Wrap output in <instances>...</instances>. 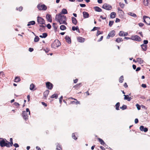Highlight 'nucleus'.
<instances>
[{"label": "nucleus", "instance_id": "obj_1", "mask_svg": "<svg viewBox=\"0 0 150 150\" xmlns=\"http://www.w3.org/2000/svg\"><path fill=\"white\" fill-rule=\"evenodd\" d=\"M66 16L63 15H61V13L56 14L55 17V20L59 22L60 24H64L67 25V23L66 21Z\"/></svg>", "mask_w": 150, "mask_h": 150}, {"label": "nucleus", "instance_id": "obj_2", "mask_svg": "<svg viewBox=\"0 0 150 150\" xmlns=\"http://www.w3.org/2000/svg\"><path fill=\"white\" fill-rule=\"evenodd\" d=\"M37 8L40 10L45 11L47 9V7L45 5L42 4L41 3L38 5Z\"/></svg>", "mask_w": 150, "mask_h": 150}, {"label": "nucleus", "instance_id": "obj_3", "mask_svg": "<svg viewBox=\"0 0 150 150\" xmlns=\"http://www.w3.org/2000/svg\"><path fill=\"white\" fill-rule=\"evenodd\" d=\"M102 8L107 10H110L112 9V6L107 4H105L103 5Z\"/></svg>", "mask_w": 150, "mask_h": 150}, {"label": "nucleus", "instance_id": "obj_4", "mask_svg": "<svg viewBox=\"0 0 150 150\" xmlns=\"http://www.w3.org/2000/svg\"><path fill=\"white\" fill-rule=\"evenodd\" d=\"M131 40L136 41L140 42L141 40V38L137 35H134L131 36Z\"/></svg>", "mask_w": 150, "mask_h": 150}, {"label": "nucleus", "instance_id": "obj_5", "mask_svg": "<svg viewBox=\"0 0 150 150\" xmlns=\"http://www.w3.org/2000/svg\"><path fill=\"white\" fill-rule=\"evenodd\" d=\"M144 21L146 24L150 25V18L146 16H144L143 17Z\"/></svg>", "mask_w": 150, "mask_h": 150}, {"label": "nucleus", "instance_id": "obj_6", "mask_svg": "<svg viewBox=\"0 0 150 150\" xmlns=\"http://www.w3.org/2000/svg\"><path fill=\"white\" fill-rule=\"evenodd\" d=\"M37 18V21L39 24H45V21L43 18L39 16H38Z\"/></svg>", "mask_w": 150, "mask_h": 150}, {"label": "nucleus", "instance_id": "obj_7", "mask_svg": "<svg viewBox=\"0 0 150 150\" xmlns=\"http://www.w3.org/2000/svg\"><path fill=\"white\" fill-rule=\"evenodd\" d=\"M22 116L23 118L25 120H27L28 119V116L27 113L25 111L23 112Z\"/></svg>", "mask_w": 150, "mask_h": 150}, {"label": "nucleus", "instance_id": "obj_8", "mask_svg": "<svg viewBox=\"0 0 150 150\" xmlns=\"http://www.w3.org/2000/svg\"><path fill=\"white\" fill-rule=\"evenodd\" d=\"M46 87L49 89H52L53 87V85L49 82H47L46 83Z\"/></svg>", "mask_w": 150, "mask_h": 150}, {"label": "nucleus", "instance_id": "obj_9", "mask_svg": "<svg viewBox=\"0 0 150 150\" xmlns=\"http://www.w3.org/2000/svg\"><path fill=\"white\" fill-rule=\"evenodd\" d=\"M115 32L114 30H112L110 31L107 37V39H109L110 37H112L115 35Z\"/></svg>", "mask_w": 150, "mask_h": 150}, {"label": "nucleus", "instance_id": "obj_10", "mask_svg": "<svg viewBox=\"0 0 150 150\" xmlns=\"http://www.w3.org/2000/svg\"><path fill=\"white\" fill-rule=\"evenodd\" d=\"M5 139H2L1 141L0 142V146L1 147L5 146L6 141L5 140Z\"/></svg>", "mask_w": 150, "mask_h": 150}, {"label": "nucleus", "instance_id": "obj_11", "mask_svg": "<svg viewBox=\"0 0 150 150\" xmlns=\"http://www.w3.org/2000/svg\"><path fill=\"white\" fill-rule=\"evenodd\" d=\"M46 18L47 21L50 22H52V17L51 16L48 14H47L46 15Z\"/></svg>", "mask_w": 150, "mask_h": 150}, {"label": "nucleus", "instance_id": "obj_12", "mask_svg": "<svg viewBox=\"0 0 150 150\" xmlns=\"http://www.w3.org/2000/svg\"><path fill=\"white\" fill-rule=\"evenodd\" d=\"M140 130L142 131H144V132H147L148 130V129L147 128L144 127L143 126L141 125L140 126Z\"/></svg>", "mask_w": 150, "mask_h": 150}, {"label": "nucleus", "instance_id": "obj_13", "mask_svg": "<svg viewBox=\"0 0 150 150\" xmlns=\"http://www.w3.org/2000/svg\"><path fill=\"white\" fill-rule=\"evenodd\" d=\"M53 44L55 46V47H58L61 44L58 40H55L54 42L53 43Z\"/></svg>", "mask_w": 150, "mask_h": 150}, {"label": "nucleus", "instance_id": "obj_14", "mask_svg": "<svg viewBox=\"0 0 150 150\" xmlns=\"http://www.w3.org/2000/svg\"><path fill=\"white\" fill-rule=\"evenodd\" d=\"M83 14L84 18H87L89 17V14L87 12L83 11Z\"/></svg>", "mask_w": 150, "mask_h": 150}, {"label": "nucleus", "instance_id": "obj_15", "mask_svg": "<svg viewBox=\"0 0 150 150\" xmlns=\"http://www.w3.org/2000/svg\"><path fill=\"white\" fill-rule=\"evenodd\" d=\"M39 26L40 27L39 29V30L41 32H44L45 31V26L41 25H40Z\"/></svg>", "mask_w": 150, "mask_h": 150}, {"label": "nucleus", "instance_id": "obj_16", "mask_svg": "<svg viewBox=\"0 0 150 150\" xmlns=\"http://www.w3.org/2000/svg\"><path fill=\"white\" fill-rule=\"evenodd\" d=\"M6 141V144L5 145V146H6L7 147H10L11 146H12V145L9 142H8L6 139H5Z\"/></svg>", "mask_w": 150, "mask_h": 150}, {"label": "nucleus", "instance_id": "obj_17", "mask_svg": "<svg viewBox=\"0 0 150 150\" xmlns=\"http://www.w3.org/2000/svg\"><path fill=\"white\" fill-rule=\"evenodd\" d=\"M65 39L66 41L69 44H70L71 42V39L67 35L66 36Z\"/></svg>", "mask_w": 150, "mask_h": 150}, {"label": "nucleus", "instance_id": "obj_18", "mask_svg": "<svg viewBox=\"0 0 150 150\" xmlns=\"http://www.w3.org/2000/svg\"><path fill=\"white\" fill-rule=\"evenodd\" d=\"M141 46L143 51H146L147 50V46L146 45L142 44L141 45Z\"/></svg>", "mask_w": 150, "mask_h": 150}, {"label": "nucleus", "instance_id": "obj_19", "mask_svg": "<svg viewBox=\"0 0 150 150\" xmlns=\"http://www.w3.org/2000/svg\"><path fill=\"white\" fill-rule=\"evenodd\" d=\"M137 62L140 64H142L143 63L144 61L141 58H137Z\"/></svg>", "mask_w": 150, "mask_h": 150}, {"label": "nucleus", "instance_id": "obj_20", "mask_svg": "<svg viewBox=\"0 0 150 150\" xmlns=\"http://www.w3.org/2000/svg\"><path fill=\"white\" fill-rule=\"evenodd\" d=\"M124 96H125L124 99L125 100H127L128 101H130L132 99V98H131L130 97H129L128 95H124Z\"/></svg>", "mask_w": 150, "mask_h": 150}, {"label": "nucleus", "instance_id": "obj_21", "mask_svg": "<svg viewBox=\"0 0 150 150\" xmlns=\"http://www.w3.org/2000/svg\"><path fill=\"white\" fill-rule=\"evenodd\" d=\"M95 10L97 12H100L102 11V10L101 8L98 6H95L94 7Z\"/></svg>", "mask_w": 150, "mask_h": 150}, {"label": "nucleus", "instance_id": "obj_22", "mask_svg": "<svg viewBox=\"0 0 150 150\" xmlns=\"http://www.w3.org/2000/svg\"><path fill=\"white\" fill-rule=\"evenodd\" d=\"M116 13L115 12H112L111 13L110 15V17L111 18H113L115 17Z\"/></svg>", "mask_w": 150, "mask_h": 150}, {"label": "nucleus", "instance_id": "obj_23", "mask_svg": "<svg viewBox=\"0 0 150 150\" xmlns=\"http://www.w3.org/2000/svg\"><path fill=\"white\" fill-rule=\"evenodd\" d=\"M78 40L79 42H83L85 41V39L81 37H79L78 38Z\"/></svg>", "mask_w": 150, "mask_h": 150}, {"label": "nucleus", "instance_id": "obj_24", "mask_svg": "<svg viewBox=\"0 0 150 150\" xmlns=\"http://www.w3.org/2000/svg\"><path fill=\"white\" fill-rule=\"evenodd\" d=\"M56 145L57 146V150H62V148L61 147V146L58 143H57L56 144Z\"/></svg>", "mask_w": 150, "mask_h": 150}, {"label": "nucleus", "instance_id": "obj_25", "mask_svg": "<svg viewBox=\"0 0 150 150\" xmlns=\"http://www.w3.org/2000/svg\"><path fill=\"white\" fill-rule=\"evenodd\" d=\"M72 23L74 25H76L77 23V21L76 19L74 17H71Z\"/></svg>", "mask_w": 150, "mask_h": 150}, {"label": "nucleus", "instance_id": "obj_26", "mask_svg": "<svg viewBox=\"0 0 150 150\" xmlns=\"http://www.w3.org/2000/svg\"><path fill=\"white\" fill-rule=\"evenodd\" d=\"M49 93V91L48 90H46L44 93V96L46 98Z\"/></svg>", "mask_w": 150, "mask_h": 150}, {"label": "nucleus", "instance_id": "obj_27", "mask_svg": "<svg viewBox=\"0 0 150 150\" xmlns=\"http://www.w3.org/2000/svg\"><path fill=\"white\" fill-rule=\"evenodd\" d=\"M35 22L34 21H30L28 23L27 26H29L31 25H34L35 24Z\"/></svg>", "mask_w": 150, "mask_h": 150}, {"label": "nucleus", "instance_id": "obj_28", "mask_svg": "<svg viewBox=\"0 0 150 150\" xmlns=\"http://www.w3.org/2000/svg\"><path fill=\"white\" fill-rule=\"evenodd\" d=\"M128 14L129 15L134 18H135L137 17L136 15L134 13H133L129 12L128 13Z\"/></svg>", "mask_w": 150, "mask_h": 150}, {"label": "nucleus", "instance_id": "obj_29", "mask_svg": "<svg viewBox=\"0 0 150 150\" xmlns=\"http://www.w3.org/2000/svg\"><path fill=\"white\" fill-rule=\"evenodd\" d=\"M149 3V1L148 0H144L143 4L145 6H147Z\"/></svg>", "mask_w": 150, "mask_h": 150}, {"label": "nucleus", "instance_id": "obj_30", "mask_svg": "<svg viewBox=\"0 0 150 150\" xmlns=\"http://www.w3.org/2000/svg\"><path fill=\"white\" fill-rule=\"evenodd\" d=\"M47 35V33H42V35H40L39 37L42 38H46Z\"/></svg>", "mask_w": 150, "mask_h": 150}, {"label": "nucleus", "instance_id": "obj_31", "mask_svg": "<svg viewBox=\"0 0 150 150\" xmlns=\"http://www.w3.org/2000/svg\"><path fill=\"white\" fill-rule=\"evenodd\" d=\"M72 30L73 31H75L76 30L78 32H79V27L78 26H76L75 27V26H73L72 28Z\"/></svg>", "mask_w": 150, "mask_h": 150}, {"label": "nucleus", "instance_id": "obj_32", "mask_svg": "<svg viewBox=\"0 0 150 150\" xmlns=\"http://www.w3.org/2000/svg\"><path fill=\"white\" fill-rule=\"evenodd\" d=\"M61 13L63 14H66L67 13V11L66 9L64 8L62 9Z\"/></svg>", "mask_w": 150, "mask_h": 150}, {"label": "nucleus", "instance_id": "obj_33", "mask_svg": "<svg viewBox=\"0 0 150 150\" xmlns=\"http://www.w3.org/2000/svg\"><path fill=\"white\" fill-rule=\"evenodd\" d=\"M124 77L123 76H121L120 78L119 79V81L120 83L123 82L124 80Z\"/></svg>", "mask_w": 150, "mask_h": 150}, {"label": "nucleus", "instance_id": "obj_34", "mask_svg": "<svg viewBox=\"0 0 150 150\" xmlns=\"http://www.w3.org/2000/svg\"><path fill=\"white\" fill-rule=\"evenodd\" d=\"M120 103L119 102L117 103L115 105L116 109L117 110H119V107L120 106Z\"/></svg>", "mask_w": 150, "mask_h": 150}, {"label": "nucleus", "instance_id": "obj_35", "mask_svg": "<svg viewBox=\"0 0 150 150\" xmlns=\"http://www.w3.org/2000/svg\"><path fill=\"white\" fill-rule=\"evenodd\" d=\"M21 80L20 78L18 77H16L14 79V81L16 82H19Z\"/></svg>", "mask_w": 150, "mask_h": 150}, {"label": "nucleus", "instance_id": "obj_36", "mask_svg": "<svg viewBox=\"0 0 150 150\" xmlns=\"http://www.w3.org/2000/svg\"><path fill=\"white\" fill-rule=\"evenodd\" d=\"M115 41L119 43V42L122 41L123 40L122 39V38H117L116 40Z\"/></svg>", "mask_w": 150, "mask_h": 150}, {"label": "nucleus", "instance_id": "obj_37", "mask_svg": "<svg viewBox=\"0 0 150 150\" xmlns=\"http://www.w3.org/2000/svg\"><path fill=\"white\" fill-rule=\"evenodd\" d=\"M66 26L64 25H62L60 27V29L62 30H64L66 29Z\"/></svg>", "mask_w": 150, "mask_h": 150}, {"label": "nucleus", "instance_id": "obj_38", "mask_svg": "<svg viewBox=\"0 0 150 150\" xmlns=\"http://www.w3.org/2000/svg\"><path fill=\"white\" fill-rule=\"evenodd\" d=\"M58 97V95L56 94H54L53 95H52L51 96V98H57Z\"/></svg>", "mask_w": 150, "mask_h": 150}, {"label": "nucleus", "instance_id": "obj_39", "mask_svg": "<svg viewBox=\"0 0 150 150\" xmlns=\"http://www.w3.org/2000/svg\"><path fill=\"white\" fill-rule=\"evenodd\" d=\"M98 140L99 141V142H100L101 144L102 145H104V144H105V142L102 139H101L100 138H98Z\"/></svg>", "mask_w": 150, "mask_h": 150}, {"label": "nucleus", "instance_id": "obj_40", "mask_svg": "<svg viewBox=\"0 0 150 150\" xmlns=\"http://www.w3.org/2000/svg\"><path fill=\"white\" fill-rule=\"evenodd\" d=\"M35 87V86L33 84L31 83L30 85V89L31 90H33V89Z\"/></svg>", "mask_w": 150, "mask_h": 150}, {"label": "nucleus", "instance_id": "obj_41", "mask_svg": "<svg viewBox=\"0 0 150 150\" xmlns=\"http://www.w3.org/2000/svg\"><path fill=\"white\" fill-rule=\"evenodd\" d=\"M39 38L38 36H36L35 37L34 40V41L35 42H37L39 41Z\"/></svg>", "mask_w": 150, "mask_h": 150}, {"label": "nucleus", "instance_id": "obj_42", "mask_svg": "<svg viewBox=\"0 0 150 150\" xmlns=\"http://www.w3.org/2000/svg\"><path fill=\"white\" fill-rule=\"evenodd\" d=\"M120 108L122 109V110H124L127 109V106L125 105H123L122 107H120Z\"/></svg>", "mask_w": 150, "mask_h": 150}, {"label": "nucleus", "instance_id": "obj_43", "mask_svg": "<svg viewBox=\"0 0 150 150\" xmlns=\"http://www.w3.org/2000/svg\"><path fill=\"white\" fill-rule=\"evenodd\" d=\"M124 32L123 31H120L119 32V36H124Z\"/></svg>", "mask_w": 150, "mask_h": 150}, {"label": "nucleus", "instance_id": "obj_44", "mask_svg": "<svg viewBox=\"0 0 150 150\" xmlns=\"http://www.w3.org/2000/svg\"><path fill=\"white\" fill-rule=\"evenodd\" d=\"M113 21H110L109 24V26L110 27H111L112 26V25L113 24Z\"/></svg>", "mask_w": 150, "mask_h": 150}, {"label": "nucleus", "instance_id": "obj_45", "mask_svg": "<svg viewBox=\"0 0 150 150\" xmlns=\"http://www.w3.org/2000/svg\"><path fill=\"white\" fill-rule=\"evenodd\" d=\"M55 25V23H53L52 25V27L54 28L55 31H57V27Z\"/></svg>", "mask_w": 150, "mask_h": 150}, {"label": "nucleus", "instance_id": "obj_46", "mask_svg": "<svg viewBox=\"0 0 150 150\" xmlns=\"http://www.w3.org/2000/svg\"><path fill=\"white\" fill-rule=\"evenodd\" d=\"M81 84V83H80L78 84H77L76 85L74 86V87H75V88H79L80 86H79Z\"/></svg>", "mask_w": 150, "mask_h": 150}, {"label": "nucleus", "instance_id": "obj_47", "mask_svg": "<svg viewBox=\"0 0 150 150\" xmlns=\"http://www.w3.org/2000/svg\"><path fill=\"white\" fill-rule=\"evenodd\" d=\"M119 5L122 8H123L125 6L124 4L123 3H121V2H120L119 3Z\"/></svg>", "mask_w": 150, "mask_h": 150}, {"label": "nucleus", "instance_id": "obj_48", "mask_svg": "<svg viewBox=\"0 0 150 150\" xmlns=\"http://www.w3.org/2000/svg\"><path fill=\"white\" fill-rule=\"evenodd\" d=\"M72 137L73 139H75V140H76L77 139V138L76 137V136H75L74 133H73L72 134Z\"/></svg>", "mask_w": 150, "mask_h": 150}, {"label": "nucleus", "instance_id": "obj_49", "mask_svg": "<svg viewBox=\"0 0 150 150\" xmlns=\"http://www.w3.org/2000/svg\"><path fill=\"white\" fill-rule=\"evenodd\" d=\"M137 108L138 110H140L141 109L140 106L138 104H137L136 105Z\"/></svg>", "mask_w": 150, "mask_h": 150}, {"label": "nucleus", "instance_id": "obj_50", "mask_svg": "<svg viewBox=\"0 0 150 150\" xmlns=\"http://www.w3.org/2000/svg\"><path fill=\"white\" fill-rule=\"evenodd\" d=\"M103 33V32H101L99 30H98L97 32V33L96 34V35L98 36L100 34H102Z\"/></svg>", "mask_w": 150, "mask_h": 150}, {"label": "nucleus", "instance_id": "obj_51", "mask_svg": "<svg viewBox=\"0 0 150 150\" xmlns=\"http://www.w3.org/2000/svg\"><path fill=\"white\" fill-rule=\"evenodd\" d=\"M99 28L97 27H94L91 30V31H94L96 30H97L98 29H99Z\"/></svg>", "mask_w": 150, "mask_h": 150}, {"label": "nucleus", "instance_id": "obj_52", "mask_svg": "<svg viewBox=\"0 0 150 150\" xmlns=\"http://www.w3.org/2000/svg\"><path fill=\"white\" fill-rule=\"evenodd\" d=\"M76 101H72V103H75V104H80V102L79 101H78L76 100Z\"/></svg>", "mask_w": 150, "mask_h": 150}, {"label": "nucleus", "instance_id": "obj_53", "mask_svg": "<svg viewBox=\"0 0 150 150\" xmlns=\"http://www.w3.org/2000/svg\"><path fill=\"white\" fill-rule=\"evenodd\" d=\"M22 9H23V7L21 6L19 7L18 8H16V9L17 10H18L20 11H21L22 10Z\"/></svg>", "mask_w": 150, "mask_h": 150}, {"label": "nucleus", "instance_id": "obj_54", "mask_svg": "<svg viewBox=\"0 0 150 150\" xmlns=\"http://www.w3.org/2000/svg\"><path fill=\"white\" fill-rule=\"evenodd\" d=\"M148 41L147 40H144V44H143L146 45V44H147L148 43Z\"/></svg>", "mask_w": 150, "mask_h": 150}, {"label": "nucleus", "instance_id": "obj_55", "mask_svg": "<svg viewBox=\"0 0 150 150\" xmlns=\"http://www.w3.org/2000/svg\"><path fill=\"white\" fill-rule=\"evenodd\" d=\"M47 28L49 29H50L51 27V26L49 23L47 25Z\"/></svg>", "mask_w": 150, "mask_h": 150}, {"label": "nucleus", "instance_id": "obj_56", "mask_svg": "<svg viewBox=\"0 0 150 150\" xmlns=\"http://www.w3.org/2000/svg\"><path fill=\"white\" fill-rule=\"evenodd\" d=\"M13 145L16 148H17L19 146L18 144L17 143H15Z\"/></svg>", "mask_w": 150, "mask_h": 150}, {"label": "nucleus", "instance_id": "obj_57", "mask_svg": "<svg viewBox=\"0 0 150 150\" xmlns=\"http://www.w3.org/2000/svg\"><path fill=\"white\" fill-rule=\"evenodd\" d=\"M62 99H63V96H62L59 98V103H62Z\"/></svg>", "mask_w": 150, "mask_h": 150}, {"label": "nucleus", "instance_id": "obj_58", "mask_svg": "<svg viewBox=\"0 0 150 150\" xmlns=\"http://www.w3.org/2000/svg\"><path fill=\"white\" fill-rule=\"evenodd\" d=\"M80 6L81 7H85L86 6V5L84 4H80Z\"/></svg>", "mask_w": 150, "mask_h": 150}, {"label": "nucleus", "instance_id": "obj_59", "mask_svg": "<svg viewBox=\"0 0 150 150\" xmlns=\"http://www.w3.org/2000/svg\"><path fill=\"white\" fill-rule=\"evenodd\" d=\"M26 111H25L27 113V112H28L29 114L30 115V112L29 110V109L28 108H27L26 109Z\"/></svg>", "mask_w": 150, "mask_h": 150}, {"label": "nucleus", "instance_id": "obj_60", "mask_svg": "<svg viewBox=\"0 0 150 150\" xmlns=\"http://www.w3.org/2000/svg\"><path fill=\"white\" fill-rule=\"evenodd\" d=\"M10 142H9L13 145V142L12 138H10Z\"/></svg>", "mask_w": 150, "mask_h": 150}, {"label": "nucleus", "instance_id": "obj_61", "mask_svg": "<svg viewBox=\"0 0 150 150\" xmlns=\"http://www.w3.org/2000/svg\"><path fill=\"white\" fill-rule=\"evenodd\" d=\"M120 20L118 18H116V19L115 22L116 23L119 22H120Z\"/></svg>", "mask_w": 150, "mask_h": 150}, {"label": "nucleus", "instance_id": "obj_62", "mask_svg": "<svg viewBox=\"0 0 150 150\" xmlns=\"http://www.w3.org/2000/svg\"><path fill=\"white\" fill-rule=\"evenodd\" d=\"M139 121L138 120L137 118H136L135 119L134 122L135 123L137 124L138 122Z\"/></svg>", "mask_w": 150, "mask_h": 150}, {"label": "nucleus", "instance_id": "obj_63", "mask_svg": "<svg viewBox=\"0 0 150 150\" xmlns=\"http://www.w3.org/2000/svg\"><path fill=\"white\" fill-rule=\"evenodd\" d=\"M103 36H101V37L100 38V39H99L98 40V42H100V41H101L103 40Z\"/></svg>", "mask_w": 150, "mask_h": 150}, {"label": "nucleus", "instance_id": "obj_64", "mask_svg": "<svg viewBox=\"0 0 150 150\" xmlns=\"http://www.w3.org/2000/svg\"><path fill=\"white\" fill-rule=\"evenodd\" d=\"M144 25V24L142 23H140L139 24V26L141 27L143 26Z\"/></svg>", "mask_w": 150, "mask_h": 150}]
</instances>
